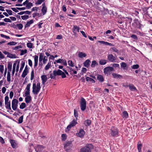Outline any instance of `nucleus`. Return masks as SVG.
<instances>
[{
    "instance_id": "obj_47",
    "label": "nucleus",
    "mask_w": 152,
    "mask_h": 152,
    "mask_svg": "<svg viewBox=\"0 0 152 152\" xmlns=\"http://www.w3.org/2000/svg\"><path fill=\"white\" fill-rule=\"evenodd\" d=\"M25 96H30V90L25 89Z\"/></svg>"
},
{
    "instance_id": "obj_12",
    "label": "nucleus",
    "mask_w": 152,
    "mask_h": 152,
    "mask_svg": "<svg viewBox=\"0 0 152 152\" xmlns=\"http://www.w3.org/2000/svg\"><path fill=\"white\" fill-rule=\"evenodd\" d=\"M77 123L76 120H73V121L70 123L69 125L67 126V129L68 130H69L71 127L75 126Z\"/></svg>"
},
{
    "instance_id": "obj_55",
    "label": "nucleus",
    "mask_w": 152,
    "mask_h": 152,
    "mask_svg": "<svg viewBox=\"0 0 152 152\" xmlns=\"http://www.w3.org/2000/svg\"><path fill=\"white\" fill-rule=\"evenodd\" d=\"M31 83H29L27 85V86L26 88L25 89L26 90H30V87L31 86Z\"/></svg>"
},
{
    "instance_id": "obj_60",
    "label": "nucleus",
    "mask_w": 152,
    "mask_h": 152,
    "mask_svg": "<svg viewBox=\"0 0 152 152\" xmlns=\"http://www.w3.org/2000/svg\"><path fill=\"white\" fill-rule=\"evenodd\" d=\"M28 64L29 66L31 67L32 66V62L31 59L28 60Z\"/></svg>"
},
{
    "instance_id": "obj_37",
    "label": "nucleus",
    "mask_w": 152,
    "mask_h": 152,
    "mask_svg": "<svg viewBox=\"0 0 152 152\" xmlns=\"http://www.w3.org/2000/svg\"><path fill=\"white\" fill-rule=\"evenodd\" d=\"M122 114V116L123 118H126L128 117V114L126 111H124L123 112Z\"/></svg>"
},
{
    "instance_id": "obj_58",
    "label": "nucleus",
    "mask_w": 152,
    "mask_h": 152,
    "mask_svg": "<svg viewBox=\"0 0 152 152\" xmlns=\"http://www.w3.org/2000/svg\"><path fill=\"white\" fill-rule=\"evenodd\" d=\"M110 50L111 51H113L117 53H118V50L115 47L110 48Z\"/></svg>"
},
{
    "instance_id": "obj_56",
    "label": "nucleus",
    "mask_w": 152,
    "mask_h": 152,
    "mask_svg": "<svg viewBox=\"0 0 152 152\" xmlns=\"http://www.w3.org/2000/svg\"><path fill=\"white\" fill-rule=\"evenodd\" d=\"M68 65L69 66H74V64L73 63L72 61L71 60H69L68 61Z\"/></svg>"
},
{
    "instance_id": "obj_7",
    "label": "nucleus",
    "mask_w": 152,
    "mask_h": 152,
    "mask_svg": "<svg viewBox=\"0 0 152 152\" xmlns=\"http://www.w3.org/2000/svg\"><path fill=\"white\" fill-rule=\"evenodd\" d=\"M118 134V131L116 128L112 127L111 129V134L113 136L117 135Z\"/></svg>"
},
{
    "instance_id": "obj_36",
    "label": "nucleus",
    "mask_w": 152,
    "mask_h": 152,
    "mask_svg": "<svg viewBox=\"0 0 152 152\" xmlns=\"http://www.w3.org/2000/svg\"><path fill=\"white\" fill-rule=\"evenodd\" d=\"M98 65V63L96 61H93L92 62L91 64V67H94L96 65Z\"/></svg>"
},
{
    "instance_id": "obj_28",
    "label": "nucleus",
    "mask_w": 152,
    "mask_h": 152,
    "mask_svg": "<svg viewBox=\"0 0 152 152\" xmlns=\"http://www.w3.org/2000/svg\"><path fill=\"white\" fill-rule=\"evenodd\" d=\"M90 61L89 59L86 60L83 63L84 66L86 67H88Z\"/></svg>"
},
{
    "instance_id": "obj_50",
    "label": "nucleus",
    "mask_w": 152,
    "mask_h": 152,
    "mask_svg": "<svg viewBox=\"0 0 152 152\" xmlns=\"http://www.w3.org/2000/svg\"><path fill=\"white\" fill-rule=\"evenodd\" d=\"M33 45V44L31 42H28L27 44V47L30 48H32Z\"/></svg>"
},
{
    "instance_id": "obj_10",
    "label": "nucleus",
    "mask_w": 152,
    "mask_h": 152,
    "mask_svg": "<svg viewBox=\"0 0 152 152\" xmlns=\"http://www.w3.org/2000/svg\"><path fill=\"white\" fill-rule=\"evenodd\" d=\"M45 148L44 146L37 145L35 148V149L37 152H43V149Z\"/></svg>"
},
{
    "instance_id": "obj_43",
    "label": "nucleus",
    "mask_w": 152,
    "mask_h": 152,
    "mask_svg": "<svg viewBox=\"0 0 152 152\" xmlns=\"http://www.w3.org/2000/svg\"><path fill=\"white\" fill-rule=\"evenodd\" d=\"M21 53H20V55L21 56L23 55L25 53H26L27 52V50L26 49H25L24 50H21Z\"/></svg>"
},
{
    "instance_id": "obj_32",
    "label": "nucleus",
    "mask_w": 152,
    "mask_h": 152,
    "mask_svg": "<svg viewBox=\"0 0 152 152\" xmlns=\"http://www.w3.org/2000/svg\"><path fill=\"white\" fill-rule=\"evenodd\" d=\"M136 24V27L139 29H141L142 27V25L139 22L137 21L135 22Z\"/></svg>"
},
{
    "instance_id": "obj_15",
    "label": "nucleus",
    "mask_w": 152,
    "mask_h": 152,
    "mask_svg": "<svg viewBox=\"0 0 152 152\" xmlns=\"http://www.w3.org/2000/svg\"><path fill=\"white\" fill-rule=\"evenodd\" d=\"M108 59L111 62L114 61L115 59V58L112 54H110L108 56Z\"/></svg>"
},
{
    "instance_id": "obj_26",
    "label": "nucleus",
    "mask_w": 152,
    "mask_h": 152,
    "mask_svg": "<svg viewBox=\"0 0 152 152\" xmlns=\"http://www.w3.org/2000/svg\"><path fill=\"white\" fill-rule=\"evenodd\" d=\"M44 54L43 53H40L39 56V65L41 64H40L42 61H43V58Z\"/></svg>"
},
{
    "instance_id": "obj_35",
    "label": "nucleus",
    "mask_w": 152,
    "mask_h": 152,
    "mask_svg": "<svg viewBox=\"0 0 152 152\" xmlns=\"http://www.w3.org/2000/svg\"><path fill=\"white\" fill-rule=\"evenodd\" d=\"M7 80L8 82H10L11 81V75L9 72H7Z\"/></svg>"
},
{
    "instance_id": "obj_54",
    "label": "nucleus",
    "mask_w": 152,
    "mask_h": 152,
    "mask_svg": "<svg viewBox=\"0 0 152 152\" xmlns=\"http://www.w3.org/2000/svg\"><path fill=\"white\" fill-rule=\"evenodd\" d=\"M0 36L1 37H3V38H4L6 39H10V37L9 36L5 35L3 34H0Z\"/></svg>"
},
{
    "instance_id": "obj_9",
    "label": "nucleus",
    "mask_w": 152,
    "mask_h": 152,
    "mask_svg": "<svg viewBox=\"0 0 152 152\" xmlns=\"http://www.w3.org/2000/svg\"><path fill=\"white\" fill-rule=\"evenodd\" d=\"M72 146V142L71 141H69L65 144L64 146V149L66 150L69 149Z\"/></svg>"
},
{
    "instance_id": "obj_4",
    "label": "nucleus",
    "mask_w": 152,
    "mask_h": 152,
    "mask_svg": "<svg viewBox=\"0 0 152 152\" xmlns=\"http://www.w3.org/2000/svg\"><path fill=\"white\" fill-rule=\"evenodd\" d=\"M53 72L55 76L56 75H61L62 78H64L66 77L65 74L60 69H58L57 71H53Z\"/></svg>"
},
{
    "instance_id": "obj_46",
    "label": "nucleus",
    "mask_w": 152,
    "mask_h": 152,
    "mask_svg": "<svg viewBox=\"0 0 152 152\" xmlns=\"http://www.w3.org/2000/svg\"><path fill=\"white\" fill-rule=\"evenodd\" d=\"M48 57L46 56H43V63L44 64H45L48 61Z\"/></svg>"
},
{
    "instance_id": "obj_14",
    "label": "nucleus",
    "mask_w": 152,
    "mask_h": 152,
    "mask_svg": "<svg viewBox=\"0 0 152 152\" xmlns=\"http://www.w3.org/2000/svg\"><path fill=\"white\" fill-rule=\"evenodd\" d=\"M72 31L75 34H77V32H79L80 28L79 27L77 26H74L72 28Z\"/></svg>"
},
{
    "instance_id": "obj_3",
    "label": "nucleus",
    "mask_w": 152,
    "mask_h": 152,
    "mask_svg": "<svg viewBox=\"0 0 152 152\" xmlns=\"http://www.w3.org/2000/svg\"><path fill=\"white\" fill-rule=\"evenodd\" d=\"M80 104L81 110L82 111H84L86 109V102L84 98H81Z\"/></svg>"
},
{
    "instance_id": "obj_64",
    "label": "nucleus",
    "mask_w": 152,
    "mask_h": 152,
    "mask_svg": "<svg viewBox=\"0 0 152 152\" xmlns=\"http://www.w3.org/2000/svg\"><path fill=\"white\" fill-rule=\"evenodd\" d=\"M4 21L7 22H11V21L9 18H5L4 19Z\"/></svg>"
},
{
    "instance_id": "obj_21",
    "label": "nucleus",
    "mask_w": 152,
    "mask_h": 152,
    "mask_svg": "<svg viewBox=\"0 0 152 152\" xmlns=\"http://www.w3.org/2000/svg\"><path fill=\"white\" fill-rule=\"evenodd\" d=\"M113 77L115 78H121L122 77L121 75L117 74L116 73H113L112 74Z\"/></svg>"
},
{
    "instance_id": "obj_24",
    "label": "nucleus",
    "mask_w": 152,
    "mask_h": 152,
    "mask_svg": "<svg viewBox=\"0 0 152 152\" xmlns=\"http://www.w3.org/2000/svg\"><path fill=\"white\" fill-rule=\"evenodd\" d=\"M33 23L34 21L33 20H30L29 21H28L27 22L25 26V27L26 28L29 27L30 26V25L32 24Z\"/></svg>"
},
{
    "instance_id": "obj_49",
    "label": "nucleus",
    "mask_w": 152,
    "mask_h": 152,
    "mask_svg": "<svg viewBox=\"0 0 152 152\" xmlns=\"http://www.w3.org/2000/svg\"><path fill=\"white\" fill-rule=\"evenodd\" d=\"M28 18V16L26 15H23L21 16V18L23 20L27 19Z\"/></svg>"
},
{
    "instance_id": "obj_17",
    "label": "nucleus",
    "mask_w": 152,
    "mask_h": 152,
    "mask_svg": "<svg viewBox=\"0 0 152 152\" xmlns=\"http://www.w3.org/2000/svg\"><path fill=\"white\" fill-rule=\"evenodd\" d=\"M34 58V66L35 67L37 66L38 56L37 55H35L33 56Z\"/></svg>"
},
{
    "instance_id": "obj_18",
    "label": "nucleus",
    "mask_w": 152,
    "mask_h": 152,
    "mask_svg": "<svg viewBox=\"0 0 152 152\" xmlns=\"http://www.w3.org/2000/svg\"><path fill=\"white\" fill-rule=\"evenodd\" d=\"M26 97L25 99V102L26 103L30 102L31 100V97L30 96H25Z\"/></svg>"
},
{
    "instance_id": "obj_8",
    "label": "nucleus",
    "mask_w": 152,
    "mask_h": 152,
    "mask_svg": "<svg viewBox=\"0 0 152 152\" xmlns=\"http://www.w3.org/2000/svg\"><path fill=\"white\" fill-rule=\"evenodd\" d=\"M113 68L112 67L109 66L105 68L104 69V72L105 74H110L111 72L113 71Z\"/></svg>"
},
{
    "instance_id": "obj_33",
    "label": "nucleus",
    "mask_w": 152,
    "mask_h": 152,
    "mask_svg": "<svg viewBox=\"0 0 152 152\" xmlns=\"http://www.w3.org/2000/svg\"><path fill=\"white\" fill-rule=\"evenodd\" d=\"M25 65V63L24 62H21V66H20V70H19V72H22L23 67Z\"/></svg>"
},
{
    "instance_id": "obj_38",
    "label": "nucleus",
    "mask_w": 152,
    "mask_h": 152,
    "mask_svg": "<svg viewBox=\"0 0 152 152\" xmlns=\"http://www.w3.org/2000/svg\"><path fill=\"white\" fill-rule=\"evenodd\" d=\"M86 80L87 81L91 82L93 83H95V81L93 79H92L88 77H86Z\"/></svg>"
},
{
    "instance_id": "obj_41",
    "label": "nucleus",
    "mask_w": 152,
    "mask_h": 152,
    "mask_svg": "<svg viewBox=\"0 0 152 152\" xmlns=\"http://www.w3.org/2000/svg\"><path fill=\"white\" fill-rule=\"evenodd\" d=\"M34 70H32L31 72V78L30 80H32L34 78Z\"/></svg>"
},
{
    "instance_id": "obj_2",
    "label": "nucleus",
    "mask_w": 152,
    "mask_h": 152,
    "mask_svg": "<svg viewBox=\"0 0 152 152\" xmlns=\"http://www.w3.org/2000/svg\"><path fill=\"white\" fill-rule=\"evenodd\" d=\"M20 66V61H18V62L17 61H15L13 64L12 70V75H14V74L15 73L16 69V73H18L19 68Z\"/></svg>"
},
{
    "instance_id": "obj_22",
    "label": "nucleus",
    "mask_w": 152,
    "mask_h": 152,
    "mask_svg": "<svg viewBox=\"0 0 152 152\" xmlns=\"http://www.w3.org/2000/svg\"><path fill=\"white\" fill-rule=\"evenodd\" d=\"M121 67L123 69H127V64L124 62H122L121 63Z\"/></svg>"
},
{
    "instance_id": "obj_42",
    "label": "nucleus",
    "mask_w": 152,
    "mask_h": 152,
    "mask_svg": "<svg viewBox=\"0 0 152 152\" xmlns=\"http://www.w3.org/2000/svg\"><path fill=\"white\" fill-rule=\"evenodd\" d=\"M17 44V42L14 41H12L11 42H8V43H7V45H16Z\"/></svg>"
},
{
    "instance_id": "obj_40",
    "label": "nucleus",
    "mask_w": 152,
    "mask_h": 152,
    "mask_svg": "<svg viewBox=\"0 0 152 152\" xmlns=\"http://www.w3.org/2000/svg\"><path fill=\"white\" fill-rule=\"evenodd\" d=\"M42 14L43 15H45L47 11V7H42Z\"/></svg>"
},
{
    "instance_id": "obj_63",
    "label": "nucleus",
    "mask_w": 152,
    "mask_h": 152,
    "mask_svg": "<svg viewBox=\"0 0 152 152\" xmlns=\"http://www.w3.org/2000/svg\"><path fill=\"white\" fill-rule=\"evenodd\" d=\"M14 95V93L12 91H11L10 94V99H12Z\"/></svg>"
},
{
    "instance_id": "obj_29",
    "label": "nucleus",
    "mask_w": 152,
    "mask_h": 152,
    "mask_svg": "<svg viewBox=\"0 0 152 152\" xmlns=\"http://www.w3.org/2000/svg\"><path fill=\"white\" fill-rule=\"evenodd\" d=\"M129 87L131 91H135L137 90L136 87L132 84L129 85Z\"/></svg>"
},
{
    "instance_id": "obj_5",
    "label": "nucleus",
    "mask_w": 152,
    "mask_h": 152,
    "mask_svg": "<svg viewBox=\"0 0 152 152\" xmlns=\"http://www.w3.org/2000/svg\"><path fill=\"white\" fill-rule=\"evenodd\" d=\"M9 98L8 96H6L5 97V103L6 105V108L9 110H11V103L10 101H9Z\"/></svg>"
},
{
    "instance_id": "obj_39",
    "label": "nucleus",
    "mask_w": 152,
    "mask_h": 152,
    "mask_svg": "<svg viewBox=\"0 0 152 152\" xmlns=\"http://www.w3.org/2000/svg\"><path fill=\"white\" fill-rule=\"evenodd\" d=\"M7 57L11 58H15L16 56L15 55L9 53L8 55L7 56Z\"/></svg>"
},
{
    "instance_id": "obj_59",
    "label": "nucleus",
    "mask_w": 152,
    "mask_h": 152,
    "mask_svg": "<svg viewBox=\"0 0 152 152\" xmlns=\"http://www.w3.org/2000/svg\"><path fill=\"white\" fill-rule=\"evenodd\" d=\"M74 111V116L75 117L77 118V117H78V114L77 113V111L75 109Z\"/></svg>"
},
{
    "instance_id": "obj_62",
    "label": "nucleus",
    "mask_w": 152,
    "mask_h": 152,
    "mask_svg": "<svg viewBox=\"0 0 152 152\" xmlns=\"http://www.w3.org/2000/svg\"><path fill=\"white\" fill-rule=\"evenodd\" d=\"M63 61V59H59L57 60L56 61L57 63H62V61Z\"/></svg>"
},
{
    "instance_id": "obj_20",
    "label": "nucleus",
    "mask_w": 152,
    "mask_h": 152,
    "mask_svg": "<svg viewBox=\"0 0 152 152\" xmlns=\"http://www.w3.org/2000/svg\"><path fill=\"white\" fill-rule=\"evenodd\" d=\"M97 78L100 82H102L104 80L103 76L101 75H98L97 76Z\"/></svg>"
},
{
    "instance_id": "obj_44",
    "label": "nucleus",
    "mask_w": 152,
    "mask_h": 152,
    "mask_svg": "<svg viewBox=\"0 0 152 152\" xmlns=\"http://www.w3.org/2000/svg\"><path fill=\"white\" fill-rule=\"evenodd\" d=\"M26 106V104L25 103H22L20 105V108L21 109H23Z\"/></svg>"
},
{
    "instance_id": "obj_6",
    "label": "nucleus",
    "mask_w": 152,
    "mask_h": 152,
    "mask_svg": "<svg viewBox=\"0 0 152 152\" xmlns=\"http://www.w3.org/2000/svg\"><path fill=\"white\" fill-rule=\"evenodd\" d=\"M18 101L16 99H13L12 102V109L14 110H16L18 107Z\"/></svg>"
},
{
    "instance_id": "obj_16",
    "label": "nucleus",
    "mask_w": 152,
    "mask_h": 152,
    "mask_svg": "<svg viewBox=\"0 0 152 152\" xmlns=\"http://www.w3.org/2000/svg\"><path fill=\"white\" fill-rule=\"evenodd\" d=\"M42 80V83L43 85H44L45 83L46 82L47 80V77L46 75H43L41 77Z\"/></svg>"
},
{
    "instance_id": "obj_57",
    "label": "nucleus",
    "mask_w": 152,
    "mask_h": 152,
    "mask_svg": "<svg viewBox=\"0 0 152 152\" xmlns=\"http://www.w3.org/2000/svg\"><path fill=\"white\" fill-rule=\"evenodd\" d=\"M62 140H65L66 138V135L64 134H63L61 135Z\"/></svg>"
},
{
    "instance_id": "obj_1",
    "label": "nucleus",
    "mask_w": 152,
    "mask_h": 152,
    "mask_svg": "<svg viewBox=\"0 0 152 152\" xmlns=\"http://www.w3.org/2000/svg\"><path fill=\"white\" fill-rule=\"evenodd\" d=\"M41 87L40 83L38 82L36 84L35 83H33L32 85V91L33 94L34 95H37L40 90Z\"/></svg>"
},
{
    "instance_id": "obj_53",
    "label": "nucleus",
    "mask_w": 152,
    "mask_h": 152,
    "mask_svg": "<svg viewBox=\"0 0 152 152\" xmlns=\"http://www.w3.org/2000/svg\"><path fill=\"white\" fill-rule=\"evenodd\" d=\"M44 1L45 0H37V1L36 3V4H40Z\"/></svg>"
},
{
    "instance_id": "obj_34",
    "label": "nucleus",
    "mask_w": 152,
    "mask_h": 152,
    "mask_svg": "<svg viewBox=\"0 0 152 152\" xmlns=\"http://www.w3.org/2000/svg\"><path fill=\"white\" fill-rule=\"evenodd\" d=\"M7 68L8 69V72H10L11 71L12 68V64L10 63H8V64Z\"/></svg>"
},
{
    "instance_id": "obj_19",
    "label": "nucleus",
    "mask_w": 152,
    "mask_h": 152,
    "mask_svg": "<svg viewBox=\"0 0 152 152\" xmlns=\"http://www.w3.org/2000/svg\"><path fill=\"white\" fill-rule=\"evenodd\" d=\"M10 142L13 148H15L17 147V144L14 140H10Z\"/></svg>"
},
{
    "instance_id": "obj_30",
    "label": "nucleus",
    "mask_w": 152,
    "mask_h": 152,
    "mask_svg": "<svg viewBox=\"0 0 152 152\" xmlns=\"http://www.w3.org/2000/svg\"><path fill=\"white\" fill-rule=\"evenodd\" d=\"M107 63V61L106 60L101 59L99 61V63L101 65L105 64Z\"/></svg>"
},
{
    "instance_id": "obj_52",
    "label": "nucleus",
    "mask_w": 152,
    "mask_h": 152,
    "mask_svg": "<svg viewBox=\"0 0 152 152\" xmlns=\"http://www.w3.org/2000/svg\"><path fill=\"white\" fill-rule=\"evenodd\" d=\"M139 67V66L138 64H136L133 65L132 67L133 69H138Z\"/></svg>"
},
{
    "instance_id": "obj_13",
    "label": "nucleus",
    "mask_w": 152,
    "mask_h": 152,
    "mask_svg": "<svg viewBox=\"0 0 152 152\" xmlns=\"http://www.w3.org/2000/svg\"><path fill=\"white\" fill-rule=\"evenodd\" d=\"M85 134V133L84 130L83 129H81L80 130L79 132L77 134V135L79 137H82L84 136Z\"/></svg>"
},
{
    "instance_id": "obj_45",
    "label": "nucleus",
    "mask_w": 152,
    "mask_h": 152,
    "mask_svg": "<svg viewBox=\"0 0 152 152\" xmlns=\"http://www.w3.org/2000/svg\"><path fill=\"white\" fill-rule=\"evenodd\" d=\"M4 71V66L3 65H0V71L1 74L3 73Z\"/></svg>"
},
{
    "instance_id": "obj_51",
    "label": "nucleus",
    "mask_w": 152,
    "mask_h": 152,
    "mask_svg": "<svg viewBox=\"0 0 152 152\" xmlns=\"http://www.w3.org/2000/svg\"><path fill=\"white\" fill-rule=\"evenodd\" d=\"M33 6L32 3L30 2H29L28 4H27V6H26V7L28 8V9L30 8L32 6Z\"/></svg>"
},
{
    "instance_id": "obj_23",
    "label": "nucleus",
    "mask_w": 152,
    "mask_h": 152,
    "mask_svg": "<svg viewBox=\"0 0 152 152\" xmlns=\"http://www.w3.org/2000/svg\"><path fill=\"white\" fill-rule=\"evenodd\" d=\"M51 66V62L50 61L45 66L44 68V69L45 70H48Z\"/></svg>"
},
{
    "instance_id": "obj_27",
    "label": "nucleus",
    "mask_w": 152,
    "mask_h": 152,
    "mask_svg": "<svg viewBox=\"0 0 152 152\" xmlns=\"http://www.w3.org/2000/svg\"><path fill=\"white\" fill-rule=\"evenodd\" d=\"M91 120L89 119H87L84 121V124L85 126H89L91 124Z\"/></svg>"
},
{
    "instance_id": "obj_25",
    "label": "nucleus",
    "mask_w": 152,
    "mask_h": 152,
    "mask_svg": "<svg viewBox=\"0 0 152 152\" xmlns=\"http://www.w3.org/2000/svg\"><path fill=\"white\" fill-rule=\"evenodd\" d=\"M78 56L80 58L85 57L86 56V55L85 53L82 52H79L78 53Z\"/></svg>"
},
{
    "instance_id": "obj_11",
    "label": "nucleus",
    "mask_w": 152,
    "mask_h": 152,
    "mask_svg": "<svg viewBox=\"0 0 152 152\" xmlns=\"http://www.w3.org/2000/svg\"><path fill=\"white\" fill-rule=\"evenodd\" d=\"M29 72V69L27 66H26L23 72V73L21 75V76L23 77L24 78L27 75Z\"/></svg>"
},
{
    "instance_id": "obj_48",
    "label": "nucleus",
    "mask_w": 152,
    "mask_h": 152,
    "mask_svg": "<svg viewBox=\"0 0 152 152\" xmlns=\"http://www.w3.org/2000/svg\"><path fill=\"white\" fill-rule=\"evenodd\" d=\"M23 116L22 115L18 119V123L19 124L21 123L23 121Z\"/></svg>"
},
{
    "instance_id": "obj_61",
    "label": "nucleus",
    "mask_w": 152,
    "mask_h": 152,
    "mask_svg": "<svg viewBox=\"0 0 152 152\" xmlns=\"http://www.w3.org/2000/svg\"><path fill=\"white\" fill-rule=\"evenodd\" d=\"M18 27L19 29H21L23 27V26L22 24H19L18 25Z\"/></svg>"
},
{
    "instance_id": "obj_31",
    "label": "nucleus",
    "mask_w": 152,
    "mask_h": 152,
    "mask_svg": "<svg viewBox=\"0 0 152 152\" xmlns=\"http://www.w3.org/2000/svg\"><path fill=\"white\" fill-rule=\"evenodd\" d=\"M142 146V144H141L140 142H139L137 144V148L138 150V152H141V148Z\"/></svg>"
}]
</instances>
